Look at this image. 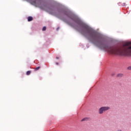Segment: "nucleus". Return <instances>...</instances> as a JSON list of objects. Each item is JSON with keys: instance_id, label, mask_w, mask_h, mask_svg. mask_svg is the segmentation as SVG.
<instances>
[{"instance_id": "2", "label": "nucleus", "mask_w": 131, "mask_h": 131, "mask_svg": "<svg viewBox=\"0 0 131 131\" xmlns=\"http://www.w3.org/2000/svg\"><path fill=\"white\" fill-rule=\"evenodd\" d=\"M109 109H110L109 106H102L99 108L98 112L99 114H103L105 111H107Z\"/></svg>"}, {"instance_id": "11", "label": "nucleus", "mask_w": 131, "mask_h": 131, "mask_svg": "<svg viewBox=\"0 0 131 131\" xmlns=\"http://www.w3.org/2000/svg\"><path fill=\"white\" fill-rule=\"evenodd\" d=\"M56 65H58V62H56Z\"/></svg>"}, {"instance_id": "6", "label": "nucleus", "mask_w": 131, "mask_h": 131, "mask_svg": "<svg viewBox=\"0 0 131 131\" xmlns=\"http://www.w3.org/2000/svg\"><path fill=\"white\" fill-rule=\"evenodd\" d=\"M88 118H84L82 119L81 121H86L88 120Z\"/></svg>"}, {"instance_id": "1", "label": "nucleus", "mask_w": 131, "mask_h": 131, "mask_svg": "<svg viewBox=\"0 0 131 131\" xmlns=\"http://www.w3.org/2000/svg\"><path fill=\"white\" fill-rule=\"evenodd\" d=\"M27 2H29L30 4L35 6V7H39L42 10L46 11L51 14V15H56L55 13V7L53 6H50L49 4H46L45 3L41 2V0H26ZM42 4L43 6L41 5Z\"/></svg>"}, {"instance_id": "12", "label": "nucleus", "mask_w": 131, "mask_h": 131, "mask_svg": "<svg viewBox=\"0 0 131 131\" xmlns=\"http://www.w3.org/2000/svg\"><path fill=\"white\" fill-rule=\"evenodd\" d=\"M56 59H59V57H56Z\"/></svg>"}, {"instance_id": "8", "label": "nucleus", "mask_w": 131, "mask_h": 131, "mask_svg": "<svg viewBox=\"0 0 131 131\" xmlns=\"http://www.w3.org/2000/svg\"><path fill=\"white\" fill-rule=\"evenodd\" d=\"M40 68V67H38L37 68H35V70H39Z\"/></svg>"}, {"instance_id": "7", "label": "nucleus", "mask_w": 131, "mask_h": 131, "mask_svg": "<svg viewBox=\"0 0 131 131\" xmlns=\"http://www.w3.org/2000/svg\"><path fill=\"white\" fill-rule=\"evenodd\" d=\"M47 29V28L46 27H43L42 28V31H45V30Z\"/></svg>"}, {"instance_id": "10", "label": "nucleus", "mask_w": 131, "mask_h": 131, "mask_svg": "<svg viewBox=\"0 0 131 131\" xmlns=\"http://www.w3.org/2000/svg\"><path fill=\"white\" fill-rule=\"evenodd\" d=\"M58 12H59V13L61 14V13H62V11H58Z\"/></svg>"}, {"instance_id": "5", "label": "nucleus", "mask_w": 131, "mask_h": 131, "mask_svg": "<svg viewBox=\"0 0 131 131\" xmlns=\"http://www.w3.org/2000/svg\"><path fill=\"white\" fill-rule=\"evenodd\" d=\"M31 73V71H28L27 72L26 74H27V75H30Z\"/></svg>"}, {"instance_id": "3", "label": "nucleus", "mask_w": 131, "mask_h": 131, "mask_svg": "<svg viewBox=\"0 0 131 131\" xmlns=\"http://www.w3.org/2000/svg\"><path fill=\"white\" fill-rule=\"evenodd\" d=\"M33 20V17H31V16H29L28 17V20L29 22H30V21H32Z\"/></svg>"}, {"instance_id": "9", "label": "nucleus", "mask_w": 131, "mask_h": 131, "mask_svg": "<svg viewBox=\"0 0 131 131\" xmlns=\"http://www.w3.org/2000/svg\"><path fill=\"white\" fill-rule=\"evenodd\" d=\"M127 69L128 70H131V66L128 67L127 68Z\"/></svg>"}, {"instance_id": "4", "label": "nucleus", "mask_w": 131, "mask_h": 131, "mask_svg": "<svg viewBox=\"0 0 131 131\" xmlns=\"http://www.w3.org/2000/svg\"><path fill=\"white\" fill-rule=\"evenodd\" d=\"M117 76V77H122V76H123V74H118Z\"/></svg>"}]
</instances>
